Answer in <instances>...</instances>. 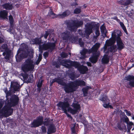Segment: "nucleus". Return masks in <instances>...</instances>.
<instances>
[{"label": "nucleus", "instance_id": "f704fd0d", "mask_svg": "<svg viewBox=\"0 0 134 134\" xmlns=\"http://www.w3.org/2000/svg\"><path fill=\"white\" fill-rule=\"evenodd\" d=\"M123 126L122 125V126H121L120 123H118L117 127L120 130H122L123 129H126V125L124 124H123Z\"/></svg>", "mask_w": 134, "mask_h": 134}, {"label": "nucleus", "instance_id": "39448f33", "mask_svg": "<svg viewBox=\"0 0 134 134\" xmlns=\"http://www.w3.org/2000/svg\"><path fill=\"white\" fill-rule=\"evenodd\" d=\"M95 30V34L96 36H94L96 38L98 37L99 35V27L94 23H92L89 24L86 28L85 32L87 35H89L92 32V29Z\"/></svg>", "mask_w": 134, "mask_h": 134}, {"label": "nucleus", "instance_id": "6ab92c4d", "mask_svg": "<svg viewBox=\"0 0 134 134\" xmlns=\"http://www.w3.org/2000/svg\"><path fill=\"white\" fill-rule=\"evenodd\" d=\"M76 89L79 86H85L86 83L85 82L82 80L76 79L75 81H73Z\"/></svg>", "mask_w": 134, "mask_h": 134}, {"label": "nucleus", "instance_id": "4c0bfd02", "mask_svg": "<svg viewBox=\"0 0 134 134\" xmlns=\"http://www.w3.org/2000/svg\"><path fill=\"white\" fill-rule=\"evenodd\" d=\"M127 124L128 130L130 131L132 128V126L133 125V123L131 121H129Z\"/></svg>", "mask_w": 134, "mask_h": 134}, {"label": "nucleus", "instance_id": "7ed1b4c3", "mask_svg": "<svg viewBox=\"0 0 134 134\" xmlns=\"http://www.w3.org/2000/svg\"><path fill=\"white\" fill-rule=\"evenodd\" d=\"M69 101V99L68 98H65L64 99V101H59L57 104V106L58 108H60L62 110L64 111V113L67 115L68 117L72 119V117L67 112V109H68L70 106Z\"/></svg>", "mask_w": 134, "mask_h": 134}, {"label": "nucleus", "instance_id": "603ef678", "mask_svg": "<svg viewBox=\"0 0 134 134\" xmlns=\"http://www.w3.org/2000/svg\"><path fill=\"white\" fill-rule=\"evenodd\" d=\"M27 54L25 52L24 53L21 54L20 57L21 58H26L27 57Z\"/></svg>", "mask_w": 134, "mask_h": 134}, {"label": "nucleus", "instance_id": "a878e982", "mask_svg": "<svg viewBox=\"0 0 134 134\" xmlns=\"http://www.w3.org/2000/svg\"><path fill=\"white\" fill-rule=\"evenodd\" d=\"M77 68L79 71L80 74H86V72L88 70V68Z\"/></svg>", "mask_w": 134, "mask_h": 134}, {"label": "nucleus", "instance_id": "f257e3e1", "mask_svg": "<svg viewBox=\"0 0 134 134\" xmlns=\"http://www.w3.org/2000/svg\"><path fill=\"white\" fill-rule=\"evenodd\" d=\"M100 46L99 43H96L91 49L89 50L84 49L80 52L81 54L80 58L84 59L86 57L85 54L87 53L90 54L92 52L93 56L90 58V59L92 63H95L97 61L98 57L99 55V53L97 51Z\"/></svg>", "mask_w": 134, "mask_h": 134}, {"label": "nucleus", "instance_id": "f8f14e48", "mask_svg": "<svg viewBox=\"0 0 134 134\" xmlns=\"http://www.w3.org/2000/svg\"><path fill=\"white\" fill-rule=\"evenodd\" d=\"M72 106L73 109L69 107L68 109V111L72 114H76L81 109L80 105L77 103H73L72 104Z\"/></svg>", "mask_w": 134, "mask_h": 134}, {"label": "nucleus", "instance_id": "79ce46f5", "mask_svg": "<svg viewBox=\"0 0 134 134\" xmlns=\"http://www.w3.org/2000/svg\"><path fill=\"white\" fill-rule=\"evenodd\" d=\"M97 68L96 71L98 73L102 72L104 69V68Z\"/></svg>", "mask_w": 134, "mask_h": 134}, {"label": "nucleus", "instance_id": "ddd939ff", "mask_svg": "<svg viewBox=\"0 0 134 134\" xmlns=\"http://www.w3.org/2000/svg\"><path fill=\"white\" fill-rule=\"evenodd\" d=\"M10 87L11 91L14 93L16 91H19L21 88L20 83L17 81H13L11 82Z\"/></svg>", "mask_w": 134, "mask_h": 134}, {"label": "nucleus", "instance_id": "393cba45", "mask_svg": "<svg viewBox=\"0 0 134 134\" xmlns=\"http://www.w3.org/2000/svg\"><path fill=\"white\" fill-rule=\"evenodd\" d=\"M63 81V80L60 78H55L53 79L51 81H50V86H51L55 82H57L58 84L62 85Z\"/></svg>", "mask_w": 134, "mask_h": 134}, {"label": "nucleus", "instance_id": "c03bdc74", "mask_svg": "<svg viewBox=\"0 0 134 134\" xmlns=\"http://www.w3.org/2000/svg\"><path fill=\"white\" fill-rule=\"evenodd\" d=\"M9 20L11 25L12 26L13 24V18L12 16L10 15L9 16Z\"/></svg>", "mask_w": 134, "mask_h": 134}, {"label": "nucleus", "instance_id": "4d7b16f0", "mask_svg": "<svg viewBox=\"0 0 134 134\" xmlns=\"http://www.w3.org/2000/svg\"><path fill=\"white\" fill-rule=\"evenodd\" d=\"M41 57L40 56H39L38 59L37 61L36 62V64H38L39 63V62H40V61L41 60Z\"/></svg>", "mask_w": 134, "mask_h": 134}, {"label": "nucleus", "instance_id": "8fccbe9b", "mask_svg": "<svg viewBox=\"0 0 134 134\" xmlns=\"http://www.w3.org/2000/svg\"><path fill=\"white\" fill-rule=\"evenodd\" d=\"M79 44L81 47H83L84 45V43L82 41V40L81 39H79Z\"/></svg>", "mask_w": 134, "mask_h": 134}, {"label": "nucleus", "instance_id": "b1692460", "mask_svg": "<svg viewBox=\"0 0 134 134\" xmlns=\"http://www.w3.org/2000/svg\"><path fill=\"white\" fill-rule=\"evenodd\" d=\"M12 107H11V106L8 103L7 105L4 106L3 107L1 110L0 113H2L4 115L5 112H7Z\"/></svg>", "mask_w": 134, "mask_h": 134}, {"label": "nucleus", "instance_id": "a18cd8bd", "mask_svg": "<svg viewBox=\"0 0 134 134\" xmlns=\"http://www.w3.org/2000/svg\"><path fill=\"white\" fill-rule=\"evenodd\" d=\"M5 92L6 94V97L7 98L8 97L10 96L11 92L8 91L7 90L5 91Z\"/></svg>", "mask_w": 134, "mask_h": 134}, {"label": "nucleus", "instance_id": "bb28decb", "mask_svg": "<svg viewBox=\"0 0 134 134\" xmlns=\"http://www.w3.org/2000/svg\"><path fill=\"white\" fill-rule=\"evenodd\" d=\"M8 12L6 10L2 11L0 12V16L3 18H7Z\"/></svg>", "mask_w": 134, "mask_h": 134}, {"label": "nucleus", "instance_id": "680f3d73", "mask_svg": "<svg viewBox=\"0 0 134 134\" xmlns=\"http://www.w3.org/2000/svg\"><path fill=\"white\" fill-rule=\"evenodd\" d=\"M4 41V39L2 38H0V43H2Z\"/></svg>", "mask_w": 134, "mask_h": 134}, {"label": "nucleus", "instance_id": "cd10ccee", "mask_svg": "<svg viewBox=\"0 0 134 134\" xmlns=\"http://www.w3.org/2000/svg\"><path fill=\"white\" fill-rule=\"evenodd\" d=\"M70 13V11L68 10H67L64 12L62 14L58 15L59 17L63 18L69 15Z\"/></svg>", "mask_w": 134, "mask_h": 134}, {"label": "nucleus", "instance_id": "c9c22d12", "mask_svg": "<svg viewBox=\"0 0 134 134\" xmlns=\"http://www.w3.org/2000/svg\"><path fill=\"white\" fill-rule=\"evenodd\" d=\"M10 51L9 50L7 52H3V54L4 56H5H5V58L6 59L8 60L10 57Z\"/></svg>", "mask_w": 134, "mask_h": 134}, {"label": "nucleus", "instance_id": "de8ad7c7", "mask_svg": "<svg viewBox=\"0 0 134 134\" xmlns=\"http://www.w3.org/2000/svg\"><path fill=\"white\" fill-rule=\"evenodd\" d=\"M81 12V10L79 8H77L74 10V13L75 14H79Z\"/></svg>", "mask_w": 134, "mask_h": 134}, {"label": "nucleus", "instance_id": "423d86ee", "mask_svg": "<svg viewBox=\"0 0 134 134\" xmlns=\"http://www.w3.org/2000/svg\"><path fill=\"white\" fill-rule=\"evenodd\" d=\"M61 85L64 86V90L66 93H73L77 89L73 81L66 84L63 81Z\"/></svg>", "mask_w": 134, "mask_h": 134}, {"label": "nucleus", "instance_id": "864d4df0", "mask_svg": "<svg viewBox=\"0 0 134 134\" xmlns=\"http://www.w3.org/2000/svg\"><path fill=\"white\" fill-rule=\"evenodd\" d=\"M12 73L13 74H14L16 76H19V73L17 71H12Z\"/></svg>", "mask_w": 134, "mask_h": 134}, {"label": "nucleus", "instance_id": "0eeeda50", "mask_svg": "<svg viewBox=\"0 0 134 134\" xmlns=\"http://www.w3.org/2000/svg\"><path fill=\"white\" fill-rule=\"evenodd\" d=\"M34 68H21L23 72L21 73L19 75V76H22L24 80H26L28 78V74L31 75L34 71Z\"/></svg>", "mask_w": 134, "mask_h": 134}, {"label": "nucleus", "instance_id": "5fc2aeb1", "mask_svg": "<svg viewBox=\"0 0 134 134\" xmlns=\"http://www.w3.org/2000/svg\"><path fill=\"white\" fill-rule=\"evenodd\" d=\"M124 111L126 112V114L127 115L129 116H130L131 115V114L130 111H129L125 109L124 110Z\"/></svg>", "mask_w": 134, "mask_h": 134}, {"label": "nucleus", "instance_id": "9b49d317", "mask_svg": "<svg viewBox=\"0 0 134 134\" xmlns=\"http://www.w3.org/2000/svg\"><path fill=\"white\" fill-rule=\"evenodd\" d=\"M60 37L64 40H69L72 43L76 41V38L74 37L70 36V32L68 31H65L62 33L60 35Z\"/></svg>", "mask_w": 134, "mask_h": 134}, {"label": "nucleus", "instance_id": "49530a36", "mask_svg": "<svg viewBox=\"0 0 134 134\" xmlns=\"http://www.w3.org/2000/svg\"><path fill=\"white\" fill-rule=\"evenodd\" d=\"M129 85L132 87H134V80L130 81L129 83Z\"/></svg>", "mask_w": 134, "mask_h": 134}, {"label": "nucleus", "instance_id": "a211bd4d", "mask_svg": "<svg viewBox=\"0 0 134 134\" xmlns=\"http://www.w3.org/2000/svg\"><path fill=\"white\" fill-rule=\"evenodd\" d=\"M119 3L125 6H127L129 5H131L133 3V0H121L118 1Z\"/></svg>", "mask_w": 134, "mask_h": 134}, {"label": "nucleus", "instance_id": "09e8293b", "mask_svg": "<svg viewBox=\"0 0 134 134\" xmlns=\"http://www.w3.org/2000/svg\"><path fill=\"white\" fill-rule=\"evenodd\" d=\"M42 131L43 133H46V127L44 126H42L41 127Z\"/></svg>", "mask_w": 134, "mask_h": 134}, {"label": "nucleus", "instance_id": "7c9ffc66", "mask_svg": "<svg viewBox=\"0 0 134 134\" xmlns=\"http://www.w3.org/2000/svg\"><path fill=\"white\" fill-rule=\"evenodd\" d=\"M49 118L47 119L45 118L44 119V121H43V124L44 125L48 126L49 125V124L50 121H52L53 120V119H49Z\"/></svg>", "mask_w": 134, "mask_h": 134}, {"label": "nucleus", "instance_id": "5701e85b", "mask_svg": "<svg viewBox=\"0 0 134 134\" xmlns=\"http://www.w3.org/2000/svg\"><path fill=\"white\" fill-rule=\"evenodd\" d=\"M57 130V128L55 125L53 124H51L50 125L48 129V131L53 133H55Z\"/></svg>", "mask_w": 134, "mask_h": 134}, {"label": "nucleus", "instance_id": "774afa93", "mask_svg": "<svg viewBox=\"0 0 134 134\" xmlns=\"http://www.w3.org/2000/svg\"><path fill=\"white\" fill-rule=\"evenodd\" d=\"M128 7H129L128 6H127V7H126V9H128Z\"/></svg>", "mask_w": 134, "mask_h": 134}, {"label": "nucleus", "instance_id": "20e7f679", "mask_svg": "<svg viewBox=\"0 0 134 134\" xmlns=\"http://www.w3.org/2000/svg\"><path fill=\"white\" fill-rule=\"evenodd\" d=\"M122 34L120 31L118 30H114L111 34V37L109 40L106 41L107 45H110L114 43L116 40L119 38H120Z\"/></svg>", "mask_w": 134, "mask_h": 134}, {"label": "nucleus", "instance_id": "2f4dec72", "mask_svg": "<svg viewBox=\"0 0 134 134\" xmlns=\"http://www.w3.org/2000/svg\"><path fill=\"white\" fill-rule=\"evenodd\" d=\"M9 50L8 49L7 44H3L1 46V51L5 52H7Z\"/></svg>", "mask_w": 134, "mask_h": 134}, {"label": "nucleus", "instance_id": "2eb2a0df", "mask_svg": "<svg viewBox=\"0 0 134 134\" xmlns=\"http://www.w3.org/2000/svg\"><path fill=\"white\" fill-rule=\"evenodd\" d=\"M82 22L81 21H74L69 27V29L71 31H76L77 28L82 25Z\"/></svg>", "mask_w": 134, "mask_h": 134}, {"label": "nucleus", "instance_id": "a19ab883", "mask_svg": "<svg viewBox=\"0 0 134 134\" xmlns=\"http://www.w3.org/2000/svg\"><path fill=\"white\" fill-rule=\"evenodd\" d=\"M75 125L74 124L72 127H71L70 130L72 134H75L76 133L75 129Z\"/></svg>", "mask_w": 134, "mask_h": 134}, {"label": "nucleus", "instance_id": "338daca9", "mask_svg": "<svg viewBox=\"0 0 134 134\" xmlns=\"http://www.w3.org/2000/svg\"><path fill=\"white\" fill-rule=\"evenodd\" d=\"M77 5V4L76 3H75L74 4H73V5Z\"/></svg>", "mask_w": 134, "mask_h": 134}, {"label": "nucleus", "instance_id": "dca6fc26", "mask_svg": "<svg viewBox=\"0 0 134 134\" xmlns=\"http://www.w3.org/2000/svg\"><path fill=\"white\" fill-rule=\"evenodd\" d=\"M99 100L102 101L103 103V106L104 108H108V106L107 103L109 102V100L107 96L104 94L101 95Z\"/></svg>", "mask_w": 134, "mask_h": 134}, {"label": "nucleus", "instance_id": "f03ea898", "mask_svg": "<svg viewBox=\"0 0 134 134\" xmlns=\"http://www.w3.org/2000/svg\"><path fill=\"white\" fill-rule=\"evenodd\" d=\"M30 43L31 44H39V50L41 52H42V50L49 49L51 51L54 48L55 46L54 43H50L47 44H44L42 46L40 44L41 43V37L40 38H36L35 39H32L30 41Z\"/></svg>", "mask_w": 134, "mask_h": 134}, {"label": "nucleus", "instance_id": "4be33fe9", "mask_svg": "<svg viewBox=\"0 0 134 134\" xmlns=\"http://www.w3.org/2000/svg\"><path fill=\"white\" fill-rule=\"evenodd\" d=\"M71 79L74 80L76 78H77L79 76H77L75 71H69L67 73Z\"/></svg>", "mask_w": 134, "mask_h": 134}, {"label": "nucleus", "instance_id": "4468645a", "mask_svg": "<svg viewBox=\"0 0 134 134\" xmlns=\"http://www.w3.org/2000/svg\"><path fill=\"white\" fill-rule=\"evenodd\" d=\"M19 100L18 97L15 94L12 96L10 98V101L8 103L12 107L15 106L18 104Z\"/></svg>", "mask_w": 134, "mask_h": 134}, {"label": "nucleus", "instance_id": "72a5a7b5", "mask_svg": "<svg viewBox=\"0 0 134 134\" xmlns=\"http://www.w3.org/2000/svg\"><path fill=\"white\" fill-rule=\"evenodd\" d=\"M109 60V58L106 55H104L102 59V62L103 63H107Z\"/></svg>", "mask_w": 134, "mask_h": 134}, {"label": "nucleus", "instance_id": "9d476101", "mask_svg": "<svg viewBox=\"0 0 134 134\" xmlns=\"http://www.w3.org/2000/svg\"><path fill=\"white\" fill-rule=\"evenodd\" d=\"M114 44L107 45L106 43V41L104 46L102 49L103 50V52L105 53H107L109 51L112 52H116L117 51L118 49L116 45H113Z\"/></svg>", "mask_w": 134, "mask_h": 134}, {"label": "nucleus", "instance_id": "c85d7f7f", "mask_svg": "<svg viewBox=\"0 0 134 134\" xmlns=\"http://www.w3.org/2000/svg\"><path fill=\"white\" fill-rule=\"evenodd\" d=\"M125 80H126L129 82L134 80V76L132 75H129L125 77Z\"/></svg>", "mask_w": 134, "mask_h": 134}, {"label": "nucleus", "instance_id": "bf43d9fd", "mask_svg": "<svg viewBox=\"0 0 134 134\" xmlns=\"http://www.w3.org/2000/svg\"><path fill=\"white\" fill-rule=\"evenodd\" d=\"M111 18L114 20H116L117 21L119 22L120 20L118 19L117 17L116 16L113 17Z\"/></svg>", "mask_w": 134, "mask_h": 134}, {"label": "nucleus", "instance_id": "f3484780", "mask_svg": "<svg viewBox=\"0 0 134 134\" xmlns=\"http://www.w3.org/2000/svg\"><path fill=\"white\" fill-rule=\"evenodd\" d=\"M35 63L31 59H27L22 64V67H33Z\"/></svg>", "mask_w": 134, "mask_h": 134}, {"label": "nucleus", "instance_id": "e433bc0d", "mask_svg": "<svg viewBox=\"0 0 134 134\" xmlns=\"http://www.w3.org/2000/svg\"><path fill=\"white\" fill-rule=\"evenodd\" d=\"M3 7L4 8L7 9H12V6L9 4L6 3L3 5Z\"/></svg>", "mask_w": 134, "mask_h": 134}, {"label": "nucleus", "instance_id": "69168bd1", "mask_svg": "<svg viewBox=\"0 0 134 134\" xmlns=\"http://www.w3.org/2000/svg\"><path fill=\"white\" fill-rule=\"evenodd\" d=\"M51 133H52V132H49L47 131V134H51Z\"/></svg>", "mask_w": 134, "mask_h": 134}, {"label": "nucleus", "instance_id": "58836bf2", "mask_svg": "<svg viewBox=\"0 0 134 134\" xmlns=\"http://www.w3.org/2000/svg\"><path fill=\"white\" fill-rule=\"evenodd\" d=\"M83 95L84 96H87L88 94V89L86 88H83L82 89Z\"/></svg>", "mask_w": 134, "mask_h": 134}, {"label": "nucleus", "instance_id": "37998d69", "mask_svg": "<svg viewBox=\"0 0 134 134\" xmlns=\"http://www.w3.org/2000/svg\"><path fill=\"white\" fill-rule=\"evenodd\" d=\"M124 114H125L124 113ZM125 117H124L123 118H122V119L123 120L124 122H125L126 124L128 123L129 121V118L127 117V116L125 115Z\"/></svg>", "mask_w": 134, "mask_h": 134}, {"label": "nucleus", "instance_id": "052dcab7", "mask_svg": "<svg viewBox=\"0 0 134 134\" xmlns=\"http://www.w3.org/2000/svg\"><path fill=\"white\" fill-rule=\"evenodd\" d=\"M109 102H108V103H107V104H108V108H108L109 107L111 109H113V108L112 107V106L111 105H109Z\"/></svg>", "mask_w": 134, "mask_h": 134}, {"label": "nucleus", "instance_id": "0e129e2a", "mask_svg": "<svg viewBox=\"0 0 134 134\" xmlns=\"http://www.w3.org/2000/svg\"><path fill=\"white\" fill-rule=\"evenodd\" d=\"M16 61L18 62H20V60H19V59H18L19 58L17 57L16 56Z\"/></svg>", "mask_w": 134, "mask_h": 134}, {"label": "nucleus", "instance_id": "3c124183", "mask_svg": "<svg viewBox=\"0 0 134 134\" xmlns=\"http://www.w3.org/2000/svg\"><path fill=\"white\" fill-rule=\"evenodd\" d=\"M61 56L63 58H65L68 55V54L65 53L64 52H62L61 54Z\"/></svg>", "mask_w": 134, "mask_h": 134}, {"label": "nucleus", "instance_id": "473e14b6", "mask_svg": "<svg viewBox=\"0 0 134 134\" xmlns=\"http://www.w3.org/2000/svg\"><path fill=\"white\" fill-rule=\"evenodd\" d=\"M13 112V109L11 108L7 112H5V114H4L5 117H8L11 115Z\"/></svg>", "mask_w": 134, "mask_h": 134}, {"label": "nucleus", "instance_id": "c756f323", "mask_svg": "<svg viewBox=\"0 0 134 134\" xmlns=\"http://www.w3.org/2000/svg\"><path fill=\"white\" fill-rule=\"evenodd\" d=\"M100 30L101 32L103 34H104L105 36H106V34L107 32L106 30V28L104 24L102 25L100 27Z\"/></svg>", "mask_w": 134, "mask_h": 134}, {"label": "nucleus", "instance_id": "6e6552de", "mask_svg": "<svg viewBox=\"0 0 134 134\" xmlns=\"http://www.w3.org/2000/svg\"><path fill=\"white\" fill-rule=\"evenodd\" d=\"M43 118L42 116H39L34 119L30 124L31 128H36L42 125L43 122Z\"/></svg>", "mask_w": 134, "mask_h": 134}, {"label": "nucleus", "instance_id": "13d9d810", "mask_svg": "<svg viewBox=\"0 0 134 134\" xmlns=\"http://www.w3.org/2000/svg\"><path fill=\"white\" fill-rule=\"evenodd\" d=\"M48 55V53L47 52H45L43 54V55L45 58L47 57Z\"/></svg>", "mask_w": 134, "mask_h": 134}, {"label": "nucleus", "instance_id": "e2e57ef3", "mask_svg": "<svg viewBox=\"0 0 134 134\" xmlns=\"http://www.w3.org/2000/svg\"><path fill=\"white\" fill-rule=\"evenodd\" d=\"M87 65L88 66H91V64L89 62H87Z\"/></svg>", "mask_w": 134, "mask_h": 134}, {"label": "nucleus", "instance_id": "412c9836", "mask_svg": "<svg viewBox=\"0 0 134 134\" xmlns=\"http://www.w3.org/2000/svg\"><path fill=\"white\" fill-rule=\"evenodd\" d=\"M43 81V80L42 79V77H41L37 85V88L36 90L38 93H40L41 91Z\"/></svg>", "mask_w": 134, "mask_h": 134}, {"label": "nucleus", "instance_id": "6e6d98bb", "mask_svg": "<svg viewBox=\"0 0 134 134\" xmlns=\"http://www.w3.org/2000/svg\"><path fill=\"white\" fill-rule=\"evenodd\" d=\"M49 35V34L48 32L47 31H46V32L45 34H44V38L46 39L47 38V36Z\"/></svg>", "mask_w": 134, "mask_h": 134}, {"label": "nucleus", "instance_id": "1a4fd4ad", "mask_svg": "<svg viewBox=\"0 0 134 134\" xmlns=\"http://www.w3.org/2000/svg\"><path fill=\"white\" fill-rule=\"evenodd\" d=\"M61 65L65 67H69L72 66L75 67H80L79 62H73L69 60H64L61 63Z\"/></svg>", "mask_w": 134, "mask_h": 134}, {"label": "nucleus", "instance_id": "ea45409f", "mask_svg": "<svg viewBox=\"0 0 134 134\" xmlns=\"http://www.w3.org/2000/svg\"><path fill=\"white\" fill-rule=\"evenodd\" d=\"M119 24L124 32L127 34V30L124 24L121 22H120Z\"/></svg>", "mask_w": 134, "mask_h": 134}, {"label": "nucleus", "instance_id": "aec40b11", "mask_svg": "<svg viewBox=\"0 0 134 134\" xmlns=\"http://www.w3.org/2000/svg\"><path fill=\"white\" fill-rule=\"evenodd\" d=\"M116 41L117 44L118 46V49L120 50L123 49L124 47V45L120 38H119L117 39Z\"/></svg>", "mask_w": 134, "mask_h": 134}]
</instances>
